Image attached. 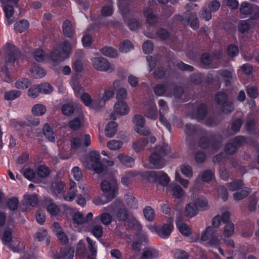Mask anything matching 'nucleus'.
<instances>
[{
  "instance_id": "412c9836",
  "label": "nucleus",
  "mask_w": 259,
  "mask_h": 259,
  "mask_svg": "<svg viewBox=\"0 0 259 259\" xmlns=\"http://www.w3.org/2000/svg\"><path fill=\"white\" fill-rule=\"evenodd\" d=\"M139 175L147 181L153 183L157 182L158 173L155 171H140Z\"/></svg>"
},
{
  "instance_id": "a211bd4d",
  "label": "nucleus",
  "mask_w": 259,
  "mask_h": 259,
  "mask_svg": "<svg viewBox=\"0 0 259 259\" xmlns=\"http://www.w3.org/2000/svg\"><path fill=\"white\" fill-rule=\"evenodd\" d=\"M74 255V250L69 248H63L60 249L53 256L54 259H72Z\"/></svg>"
},
{
  "instance_id": "5fc2aeb1",
  "label": "nucleus",
  "mask_w": 259,
  "mask_h": 259,
  "mask_svg": "<svg viewBox=\"0 0 259 259\" xmlns=\"http://www.w3.org/2000/svg\"><path fill=\"white\" fill-rule=\"evenodd\" d=\"M188 21L190 23V26L193 29H196L199 27L198 19L197 17V15L195 13H191L190 17L188 19Z\"/></svg>"
},
{
  "instance_id": "a18cd8bd",
  "label": "nucleus",
  "mask_w": 259,
  "mask_h": 259,
  "mask_svg": "<svg viewBox=\"0 0 259 259\" xmlns=\"http://www.w3.org/2000/svg\"><path fill=\"white\" fill-rule=\"evenodd\" d=\"M227 186L230 191H234L241 188L244 186V184L243 181L239 179L235 180L231 183H228Z\"/></svg>"
},
{
  "instance_id": "49530a36",
  "label": "nucleus",
  "mask_w": 259,
  "mask_h": 259,
  "mask_svg": "<svg viewBox=\"0 0 259 259\" xmlns=\"http://www.w3.org/2000/svg\"><path fill=\"white\" fill-rule=\"evenodd\" d=\"M21 95V93L17 90H11L5 93L4 98L8 101L14 100L19 97Z\"/></svg>"
},
{
  "instance_id": "4be33fe9",
  "label": "nucleus",
  "mask_w": 259,
  "mask_h": 259,
  "mask_svg": "<svg viewBox=\"0 0 259 259\" xmlns=\"http://www.w3.org/2000/svg\"><path fill=\"white\" fill-rule=\"evenodd\" d=\"M3 5V10L5 13V16L7 19V23L8 25H11L13 23V15L14 10L12 6L5 4Z\"/></svg>"
},
{
  "instance_id": "1a4fd4ad",
  "label": "nucleus",
  "mask_w": 259,
  "mask_h": 259,
  "mask_svg": "<svg viewBox=\"0 0 259 259\" xmlns=\"http://www.w3.org/2000/svg\"><path fill=\"white\" fill-rule=\"evenodd\" d=\"M245 142V139L243 136L235 137L233 140L227 144L225 147V152L229 154H233L237 149Z\"/></svg>"
},
{
  "instance_id": "f3484780",
  "label": "nucleus",
  "mask_w": 259,
  "mask_h": 259,
  "mask_svg": "<svg viewBox=\"0 0 259 259\" xmlns=\"http://www.w3.org/2000/svg\"><path fill=\"white\" fill-rule=\"evenodd\" d=\"M146 108L147 117L155 119L157 117V112L156 110V105L152 100L148 101L145 104Z\"/></svg>"
},
{
  "instance_id": "4c0bfd02",
  "label": "nucleus",
  "mask_w": 259,
  "mask_h": 259,
  "mask_svg": "<svg viewBox=\"0 0 259 259\" xmlns=\"http://www.w3.org/2000/svg\"><path fill=\"white\" fill-rule=\"evenodd\" d=\"M43 133L50 142H53L55 141V136L53 131L47 123L45 124L44 126Z\"/></svg>"
},
{
  "instance_id": "cd10ccee",
  "label": "nucleus",
  "mask_w": 259,
  "mask_h": 259,
  "mask_svg": "<svg viewBox=\"0 0 259 259\" xmlns=\"http://www.w3.org/2000/svg\"><path fill=\"white\" fill-rule=\"evenodd\" d=\"M34 59L39 62H48L49 60L48 56H47L44 51L40 49H36L33 52Z\"/></svg>"
},
{
  "instance_id": "7ed1b4c3",
  "label": "nucleus",
  "mask_w": 259,
  "mask_h": 259,
  "mask_svg": "<svg viewBox=\"0 0 259 259\" xmlns=\"http://www.w3.org/2000/svg\"><path fill=\"white\" fill-rule=\"evenodd\" d=\"M91 60L93 67L97 71L112 72L115 70L114 66L104 57H94Z\"/></svg>"
},
{
  "instance_id": "f03ea898",
  "label": "nucleus",
  "mask_w": 259,
  "mask_h": 259,
  "mask_svg": "<svg viewBox=\"0 0 259 259\" xmlns=\"http://www.w3.org/2000/svg\"><path fill=\"white\" fill-rule=\"evenodd\" d=\"M101 187L104 192L109 193L106 196L107 201L112 200L118 193L117 180L113 176L103 180Z\"/></svg>"
},
{
  "instance_id": "de8ad7c7",
  "label": "nucleus",
  "mask_w": 259,
  "mask_h": 259,
  "mask_svg": "<svg viewBox=\"0 0 259 259\" xmlns=\"http://www.w3.org/2000/svg\"><path fill=\"white\" fill-rule=\"evenodd\" d=\"M101 156L99 152L93 150L87 155V159L90 162H100Z\"/></svg>"
},
{
  "instance_id": "bb28decb",
  "label": "nucleus",
  "mask_w": 259,
  "mask_h": 259,
  "mask_svg": "<svg viewBox=\"0 0 259 259\" xmlns=\"http://www.w3.org/2000/svg\"><path fill=\"white\" fill-rule=\"evenodd\" d=\"M172 192V196L177 199L181 198L184 195V191L181 186L176 184H171L168 187Z\"/></svg>"
},
{
  "instance_id": "ddd939ff",
  "label": "nucleus",
  "mask_w": 259,
  "mask_h": 259,
  "mask_svg": "<svg viewBox=\"0 0 259 259\" xmlns=\"http://www.w3.org/2000/svg\"><path fill=\"white\" fill-rule=\"evenodd\" d=\"M6 58H8L10 62L15 61L20 55V53L17 48L11 44H9L6 47Z\"/></svg>"
},
{
  "instance_id": "58836bf2",
  "label": "nucleus",
  "mask_w": 259,
  "mask_h": 259,
  "mask_svg": "<svg viewBox=\"0 0 259 259\" xmlns=\"http://www.w3.org/2000/svg\"><path fill=\"white\" fill-rule=\"evenodd\" d=\"M250 192L251 189L250 188L245 187L240 191L234 193V198L235 200L237 201L240 200L248 195Z\"/></svg>"
},
{
  "instance_id": "bf43d9fd",
  "label": "nucleus",
  "mask_w": 259,
  "mask_h": 259,
  "mask_svg": "<svg viewBox=\"0 0 259 259\" xmlns=\"http://www.w3.org/2000/svg\"><path fill=\"white\" fill-rule=\"evenodd\" d=\"M88 29L82 38V42L84 47H89L91 46L93 40L91 34L88 33Z\"/></svg>"
},
{
  "instance_id": "f257e3e1",
  "label": "nucleus",
  "mask_w": 259,
  "mask_h": 259,
  "mask_svg": "<svg viewBox=\"0 0 259 259\" xmlns=\"http://www.w3.org/2000/svg\"><path fill=\"white\" fill-rule=\"evenodd\" d=\"M75 44V42L74 41L71 44L66 41L62 42L57 48L51 51L48 56V62L55 65L63 61L69 57L70 53Z\"/></svg>"
},
{
  "instance_id": "09e8293b",
  "label": "nucleus",
  "mask_w": 259,
  "mask_h": 259,
  "mask_svg": "<svg viewBox=\"0 0 259 259\" xmlns=\"http://www.w3.org/2000/svg\"><path fill=\"white\" fill-rule=\"evenodd\" d=\"M157 181H158L159 184L163 186H165L168 184L169 179L165 173L160 172V174L157 175Z\"/></svg>"
},
{
  "instance_id": "864d4df0",
  "label": "nucleus",
  "mask_w": 259,
  "mask_h": 259,
  "mask_svg": "<svg viewBox=\"0 0 259 259\" xmlns=\"http://www.w3.org/2000/svg\"><path fill=\"white\" fill-rule=\"evenodd\" d=\"M31 83L28 79L22 78L19 79L15 83V87L17 89H25L27 88Z\"/></svg>"
},
{
  "instance_id": "473e14b6",
  "label": "nucleus",
  "mask_w": 259,
  "mask_h": 259,
  "mask_svg": "<svg viewBox=\"0 0 259 259\" xmlns=\"http://www.w3.org/2000/svg\"><path fill=\"white\" fill-rule=\"evenodd\" d=\"M157 255L158 252L154 248L149 247L144 250L141 256V259H153Z\"/></svg>"
},
{
  "instance_id": "20e7f679",
  "label": "nucleus",
  "mask_w": 259,
  "mask_h": 259,
  "mask_svg": "<svg viewBox=\"0 0 259 259\" xmlns=\"http://www.w3.org/2000/svg\"><path fill=\"white\" fill-rule=\"evenodd\" d=\"M201 239L202 241H208V244L214 246L219 245L221 241L216 229L210 226L207 227L202 233Z\"/></svg>"
},
{
  "instance_id": "13d9d810",
  "label": "nucleus",
  "mask_w": 259,
  "mask_h": 259,
  "mask_svg": "<svg viewBox=\"0 0 259 259\" xmlns=\"http://www.w3.org/2000/svg\"><path fill=\"white\" fill-rule=\"evenodd\" d=\"M108 147L111 150H116L122 146V143L119 141L112 140L108 142Z\"/></svg>"
},
{
  "instance_id": "680f3d73",
  "label": "nucleus",
  "mask_w": 259,
  "mask_h": 259,
  "mask_svg": "<svg viewBox=\"0 0 259 259\" xmlns=\"http://www.w3.org/2000/svg\"><path fill=\"white\" fill-rule=\"evenodd\" d=\"M74 111V106L70 104H66L62 106V111L64 115L66 116L71 115Z\"/></svg>"
},
{
  "instance_id": "c9c22d12",
  "label": "nucleus",
  "mask_w": 259,
  "mask_h": 259,
  "mask_svg": "<svg viewBox=\"0 0 259 259\" xmlns=\"http://www.w3.org/2000/svg\"><path fill=\"white\" fill-rule=\"evenodd\" d=\"M46 106L41 104L34 105L31 109L32 114L35 116H41L46 113Z\"/></svg>"
},
{
  "instance_id": "3c124183",
  "label": "nucleus",
  "mask_w": 259,
  "mask_h": 259,
  "mask_svg": "<svg viewBox=\"0 0 259 259\" xmlns=\"http://www.w3.org/2000/svg\"><path fill=\"white\" fill-rule=\"evenodd\" d=\"M182 173L186 177L190 178L192 177L193 172L192 168L188 164H184L181 166Z\"/></svg>"
},
{
  "instance_id": "39448f33",
  "label": "nucleus",
  "mask_w": 259,
  "mask_h": 259,
  "mask_svg": "<svg viewBox=\"0 0 259 259\" xmlns=\"http://www.w3.org/2000/svg\"><path fill=\"white\" fill-rule=\"evenodd\" d=\"M239 11L245 17H249L252 19L259 18V6L243 2L240 6Z\"/></svg>"
},
{
  "instance_id": "69168bd1",
  "label": "nucleus",
  "mask_w": 259,
  "mask_h": 259,
  "mask_svg": "<svg viewBox=\"0 0 259 259\" xmlns=\"http://www.w3.org/2000/svg\"><path fill=\"white\" fill-rule=\"evenodd\" d=\"M221 76L225 81L226 85H228L232 78V72L226 70H223L221 73Z\"/></svg>"
},
{
  "instance_id": "a19ab883",
  "label": "nucleus",
  "mask_w": 259,
  "mask_h": 259,
  "mask_svg": "<svg viewBox=\"0 0 259 259\" xmlns=\"http://www.w3.org/2000/svg\"><path fill=\"white\" fill-rule=\"evenodd\" d=\"M143 213L145 219L149 221L152 222L155 218V211L154 209L150 206H146L143 209Z\"/></svg>"
},
{
  "instance_id": "9b49d317",
  "label": "nucleus",
  "mask_w": 259,
  "mask_h": 259,
  "mask_svg": "<svg viewBox=\"0 0 259 259\" xmlns=\"http://www.w3.org/2000/svg\"><path fill=\"white\" fill-rule=\"evenodd\" d=\"M80 97L86 106L96 110L100 108L98 98L93 100L91 96L87 93H83Z\"/></svg>"
},
{
  "instance_id": "393cba45",
  "label": "nucleus",
  "mask_w": 259,
  "mask_h": 259,
  "mask_svg": "<svg viewBox=\"0 0 259 259\" xmlns=\"http://www.w3.org/2000/svg\"><path fill=\"white\" fill-rule=\"evenodd\" d=\"M45 204L47 207L48 211L52 215H56L59 213L60 209L58 206L53 202L52 199H47Z\"/></svg>"
},
{
  "instance_id": "2f4dec72",
  "label": "nucleus",
  "mask_w": 259,
  "mask_h": 259,
  "mask_svg": "<svg viewBox=\"0 0 259 259\" xmlns=\"http://www.w3.org/2000/svg\"><path fill=\"white\" fill-rule=\"evenodd\" d=\"M101 53L104 56L109 58H116L118 57V52L116 49L111 47H106L101 50Z\"/></svg>"
},
{
  "instance_id": "7c9ffc66",
  "label": "nucleus",
  "mask_w": 259,
  "mask_h": 259,
  "mask_svg": "<svg viewBox=\"0 0 259 259\" xmlns=\"http://www.w3.org/2000/svg\"><path fill=\"white\" fill-rule=\"evenodd\" d=\"M117 124L114 121L109 122L106 126L105 134L109 137H112L116 133Z\"/></svg>"
},
{
  "instance_id": "4468645a",
  "label": "nucleus",
  "mask_w": 259,
  "mask_h": 259,
  "mask_svg": "<svg viewBox=\"0 0 259 259\" xmlns=\"http://www.w3.org/2000/svg\"><path fill=\"white\" fill-rule=\"evenodd\" d=\"M65 185L60 180H55L52 183L51 190L52 193L58 196L59 194L63 193L65 191Z\"/></svg>"
},
{
  "instance_id": "338daca9",
  "label": "nucleus",
  "mask_w": 259,
  "mask_h": 259,
  "mask_svg": "<svg viewBox=\"0 0 259 259\" xmlns=\"http://www.w3.org/2000/svg\"><path fill=\"white\" fill-rule=\"evenodd\" d=\"M116 97L118 101L125 99L127 97L126 90L123 87L120 88L116 92Z\"/></svg>"
},
{
  "instance_id": "6e6552de",
  "label": "nucleus",
  "mask_w": 259,
  "mask_h": 259,
  "mask_svg": "<svg viewBox=\"0 0 259 259\" xmlns=\"http://www.w3.org/2000/svg\"><path fill=\"white\" fill-rule=\"evenodd\" d=\"M133 122L135 125V130L137 133L142 135H148L149 134L148 128L144 126L145 118L140 115L134 116Z\"/></svg>"
},
{
  "instance_id": "6e6d98bb",
  "label": "nucleus",
  "mask_w": 259,
  "mask_h": 259,
  "mask_svg": "<svg viewBox=\"0 0 259 259\" xmlns=\"http://www.w3.org/2000/svg\"><path fill=\"white\" fill-rule=\"evenodd\" d=\"M117 217L119 221H124L128 219L129 213L125 208H120L117 212Z\"/></svg>"
},
{
  "instance_id": "aec40b11",
  "label": "nucleus",
  "mask_w": 259,
  "mask_h": 259,
  "mask_svg": "<svg viewBox=\"0 0 259 259\" xmlns=\"http://www.w3.org/2000/svg\"><path fill=\"white\" fill-rule=\"evenodd\" d=\"M114 95V91L112 89H109L105 91L102 96L98 97L100 108L104 106L106 102L112 98Z\"/></svg>"
},
{
  "instance_id": "5701e85b",
  "label": "nucleus",
  "mask_w": 259,
  "mask_h": 259,
  "mask_svg": "<svg viewBox=\"0 0 259 259\" xmlns=\"http://www.w3.org/2000/svg\"><path fill=\"white\" fill-rule=\"evenodd\" d=\"M62 29L64 34L68 37H72L74 34L73 26L70 21L66 20L63 22Z\"/></svg>"
},
{
  "instance_id": "8fccbe9b",
  "label": "nucleus",
  "mask_w": 259,
  "mask_h": 259,
  "mask_svg": "<svg viewBox=\"0 0 259 259\" xmlns=\"http://www.w3.org/2000/svg\"><path fill=\"white\" fill-rule=\"evenodd\" d=\"M25 203L27 205L35 206L38 202V197L36 194L28 195L25 198Z\"/></svg>"
},
{
  "instance_id": "2eb2a0df",
  "label": "nucleus",
  "mask_w": 259,
  "mask_h": 259,
  "mask_svg": "<svg viewBox=\"0 0 259 259\" xmlns=\"http://www.w3.org/2000/svg\"><path fill=\"white\" fill-rule=\"evenodd\" d=\"M210 140L212 147L214 149L218 148L219 145H220L222 142V139L221 138H219L217 141H215L213 139H208L207 137H203L199 141V146L203 148H206L209 146Z\"/></svg>"
},
{
  "instance_id": "423d86ee",
  "label": "nucleus",
  "mask_w": 259,
  "mask_h": 259,
  "mask_svg": "<svg viewBox=\"0 0 259 259\" xmlns=\"http://www.w3.org/2000/svg\"><path fill=\"white\" fill-rule=\"evenodd\" d=\"M173 219L169 218L167 222L161 227L154 226L153 228L156 233L162 238H167L173 229Z\"/></svg>"
},
{
  "instance_id": "a878e982",
  "label": "nucleus",
  "mask_w": 259,
  "mask_h": 259,
  "mask_svg": "<svg viewBox=\"0 0 259 259\" xmlns=\"http://www.w3.org/2000/svg\"><path fill=\"white\" fill-rule=\"evenodd\" d=\"M29 27V23L27 20L23 19L17 21L14 25L16 31L22 33L27 30Z\"/></svg>"
},
{
  "instance_id": "9d476101",
  "label": "nucleus",
  "mask_w": 259,
  "mask_h": 259,
  "mask_svg": "<svg viewBox=\"0 0 259 259\" xmlns=\"http://www.w3.org/2000/svg\"><path fill=\"white\" fill-rule=\"evenodd\" d=\"M214 172L212 170L206 169L200 172L194 182V186L198 187L200 184V180L203 182L208 183L214 177Z\"/></svg>"
},
{
  "instance_id": "f704fd0d",
  "label": "nucleus",
  "mask_w": 259,
  "mask_h": 259,
  "mask_svg": "<svg viewBox=\"0 0 259 259\" xmlns=\"http://www.w3.org/2000/svg\"><path fill=\"white\" fill-rule=\"evenodd\" d=\"M134 48V45L131 41L128 40H124L121 41L119 46V51L123 53H126Z\"/></svg>"
},
{
  "instance_id": "c03bdc74",
  "label": "nucleus",
  "mask_w": 259,
  "mask_h": 259,
  "mask_svg": "<svg viewBox=\"0 0 259 259\" xmlns=\"http://www.w3.org/2000/svg\"><path fill=\"white\" fill-rule=\"evenodd\" d=\"M206 115V106L204 104L201 105L197 109L196 117L199 121H202L204 119Z\"/></svg>"
},
{
  "instance_id": "ea45409f",
  "label": "nucleus",
  "mask_w": 259,
  "mask_h": 259,
  "mask_svg": "<svg viewBox=\"0 0 259 259\" xmlns=\"http://www.w3.org/2000/svg\"><path fill=\"white\" fill-rule=\"evenodd\" d=\"M176 224L179 228L180 232L183 235L188 236L190 235V229L186 224H180V219L179 218L177 220Z\"/></svg>"
},
{
  "instance_id": "0e129e2a",
  "label": "nucleus",
  "mask_w": 259,
  "mask_h": 259,
  "mask_svg": "<svg viewBox=\"0 0 259 259\" xmlns=\"http://www.w3.org/2000/svg\"><path fill=\"white\" fill-rule=\"evenodd\" d=\"M215 101L219 105H223L227 101V96L223 92L218 93L215 97Z\"/></svg>"
},
{
  "instance_id": "603ef678",
  "label": "nucleus",
  "mask_w": 259,
  "mask_h": 259,
  "mask_svg": "<svg viewBox=\"0 0 259 259\" xmlns=\"http://www.w3.org/2000/svg\"><path fill=\"white\" fill-rule=\"evenodd\" d=\"M19 201L16 197H12L9 199L7 202V207L12 211H14L18 208Z\"/></svg>"
},
{
  "instance_id": "f8f14e48",
  "label": "nucleus",
  "mask_w": 259,
  "mask_h": 259,
  "mask_svg": "<svg viewBox=\"0 0 259 259\" xmlns=\"http://www.w3.org/2000/svg\"><path fill=\"white\" fill-rule=\"evenodd\" d=\"M170 148L167 145L164 144L162 148L156 147V149L154 150L149 156V162H157L160 160L161 155L158 153L160 151L163 154H166L170 152Z\"/></svg>"
},
{
  "instance_id": "774afa93",
  "label": "nucleus",
  "mask_w": 259,
  "mask_h": 259,
  "mask_svg": "<svg viewBox=\"0 0 259 259\" xmlns=\"http://www.w3.org/2000/svg\"><path fill=\"white\" fill-rule=\"evenodd\" d=\"M40 93L39 89V86L38 85H33L28 90V96L33 99H34L36 98L39 94Z\"/></svg>"
},
{
  "instance_id": "0eeeda50",
  "label": "nucleus",
  "mask_w": 259,
  "mask_h": 259,
  "mask_svg": "<svg viewBox=\"0 0 259 259\" xmlns=\"http://www.w3.org/2000/svg\"><path fill=\"white\" fill-rule=\"evenodd\" d=\"M129 110L130 108L125 102H117L114 106V111L111 115V118L115 119L120 116L126 115Z\"/></svg>"
},
{
  "instance_id": "c85d7f7f",
  "label": "nucleus",
  "mask_w": 259,
  "mask_h": 259,
  "mask_svg": "<svg viewBox=\"0 0 259 259\" xmlns=\"http://www.w3.org/2000/svg\"><path fill=\"white\" fill-rule=\"evenodd\" d=\"M185 215L188 217L192 218L198 212L196 204L193 203L188 204L185 207Z\"/></svg>"
},
{
  "instance_id": "79ce46f5",
  "label": "nucleus",
  "mask_w": 259,
  "mask_h": 259,
  "mask_svg": "<svg viewBox=\"0 0 259 259\" xmlns=\"http://www.w3.org/2000/svg\"><path fill=\"white\" fill-rule=\"evenodd\" d=\"M91 232L95 237L99 239L103 236V227L99 224H93L91 228Z\"/></svg>"
},
{
  "instance_id": "72a5a7b5",
  "label": "nucleus",
  "mask_w": 259,
  "mask_h": 259,
  "mask_svg": "<svg viewBox=\"0 0 259 259\" xmlns=\"http://www.w3.org/2000/svg\"><path fill=\"white\" fill-rule=\"evenodd\" d=\"M70 83L76 96H81L83 93H84L83 88L81 87L77 79L75 78L72 79Z\"/></svg>"
},
{
  "instance_id": "b1692460",
  "label": "nucleus",
  "mask_w": 259,
  "mask_h": 259,
  "mask_svg": "<svg viewBox=\"0 0 259 259\" xmlns=\"http://www.w3.org/2000/svg\"><path fill=\"white\" fill-rule=\"evenodd\" d=\"M83 115L80 114L78 117L74 118L69 122V127L71 130L76 131L79 129L83 124Z\"/></svg>"
},
{
  "instance_id": "dca6fc26",
  "label": "nucleus",
  "mask_w": 259,
  "mask_h": 259,
  "mask_svg": "<svg viewBox=\"0 0 259 259\" xmlns=\"http://www.w3.org/2000/svg\"><path fill=\"white\" fill-rule=\"evenodd\" d=\"M107 163H86V168L92 170L97 174H101L108 170Z\"/></svg>"
},
{
  "instance_id": "e2e57ef3",
  "label": "nucleus",
  "mask_w": 259,
  "mask_h": 259,
  "mask_svg": "<svg viewBox=\"0 0 259 259\" xmlns=\"http://www.w3.org/2000/svg\"><path fill=\"white\" fill-rule=\"evenodd\" d=\"M73 222L78 225H81L85 223V219L82 213L77 212L73 216Z\"/></svg>"
},
{
  "instance_id": "4d7b16f0",
  "label": "nucleus",
  "mask_w": 259,
  "mask_h": 259,
  "mask_svg": "<svg viewBox=\"0 0 259 259\" xmlns=\"http://www.w3.org/2000/svg\"><path fill=\"white\" fill-rule=\"evenodd\" d=\"M40 93L44 94H50L53 90V87L48 83H44L38 85Z\"/></svg>"
},
{
  "instance_id": "6ab92c4d",
  "label": "nucleus",
  "mask_w": 259,
  "mask_h": 259,
  "mask_svg": "<svg viewBox=\"0 0 259 259\" xmlns=\"http://www.w3.org/2000/svg\"><path fill=\"white\" fill-rule=\"evenodd\" d=\"M171 86L165 85L163 84H158L154 88L155 94L159 96L165 95V96H170V92L172 90Z\"/></svg>"
},
{
  "instance_id": "052dcab7",
  "label": "nucleus",
  "mask_w": 259,
  "mask_h": 259,
  "mask_svg": "<svg viewBox=\"0 0 259 259\" xmlns=\"http://www.w3.org/2000/svg\"><path fill=\"white\" fill-rule=\"evenodd\" d=\"M99 217L101 222L106 226L110 224L112 221V216L108 213H103Z\"/></svg>"
},
{
  "instance_id": "37998d69",
  "label": "nucleus",
  "mask_w": 259,
  "mask_h": 259,
  "mask_svg": "<svg viewBox=\"0 0 259 259\" xmlns=\"http://www.w3.org/2000/svg\"><path fill=\"white\" fill-rule=\"evenodd\" d=\"M50 172V168L45 165H39L37 168V174L40 178H47L49 176Z\"/></svg>"
},
{
  "instance_id": "e433bc0d",
  "label": "nucleus",
  "mask_w": 259,
  "mask_h": 259,
  "mask_svg": "<svg viewBox=\"0 0 259 259\" xmlns=\"http://www.w3.org/2000/svg\"><path fill=\"white\" fill-rule=\"evenodd\" d=\"M31 75L36 78H41L45 76L46 71L42 68L34 66L31 69Z\"/></svg>"
},
{
  "instance_id": "c756f323",
  "label": "nucleus",
  "mask_w": 259,
  "mask_h": 259,
  "mask_svg": "<svg viewBox=\"0 0 259 259\" xmlns=\"http://www.w3.org/2000/svg\"><path fill=\"white\" fill-rule=\"evenodd\" d=\"M224 228L223 236L224 238H229L232 236L234 233V225L232 222L225 224Z\"/></svg>"
}]
</instances>
